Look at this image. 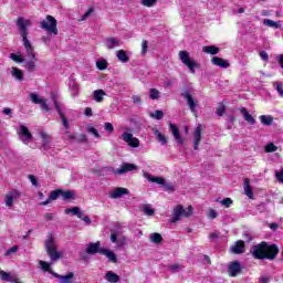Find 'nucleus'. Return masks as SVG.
Segmentation results:
<instances>
[{
    "mask_svg": "<svg viewBox=\"0 0 283 283\" xmlns=\"http://www.w3.org/2000/svg\"><path fill=\"white\" fill-rule=\"evenodd\" d=\"M143 176L148 182H156L157 185H165V178L163 177H154L149 175V172H143Z\"/></svg>",
    "mask_w": 283,
    "mask_h": 283,
    "instance_id": "obj_24",
    "label": "nucleus"
},
{
    "mask_svg": "<svg viewBox=\"0 0 283 283\" xmlns=\"http://www.w3.org/2000/svg\"><path fill=\"white\" fill-rule=\"evenodd\" d=\"M105 280L109 283H116V282H119L120 281V276H118V274L112 272V271H108L105 275Z\"/></svg>",
    "mask_w": 283,
    "mask_h": 283,
    "instance_id": "obj_33",
    "label": "nucleus"
},
{
    "mask_svg": "<svg viewBox=\"0 0 283 283\" xmlns=\"http://www.w3.org/2000/svg\"><path fill=\"white\" fill-rule=\"evenodd\" d=\"M149 98H151V101H158V98H160V91L156 88H150Z\"/></svg>",
    "mask_w": 283,
    "mask_h": 283,
    "instance_id": "obj_43",
    "label": "nucleus"
},
{
    "mask_svg": "<svg viewBox=\"0 0 283 283\" xmlns=\"http://www.w3.org/2000/svg\"><path fill=\"white\" fill-rule=\"evenodd\" d=\"M57 280H60V283H72V277H74V273L70 272L66 275L59 274Z\"/></svg>",
    "mask_w": 283,
    "mask_h": 283,
    "instance_id": "obj_39",
    "label": "nucleus"
},
{
    "mask_svg": "<svg viewBox=\"0 0 283 283\" xmlns=\"http://www.w3.org/2000/svg\"><path fill=\"white\" fill-rule=\"evenodd\" d=\"M101 242H95V243H88L87 249H86V253H88V255H95V253H101Z\"/></svg>",
    "mask_w": 283,
    "mask_h": 283,
    "instance_id": "obj_23",
    "label": "nucleus"
},
{
    "mask_svg": "<svg viewBox=\"0 0 283 283\" xmlns=\"http://www.w3.org/2000/svg\"><path fill=\"white\" fill-rule=\"evenodd\" d=\"M133 103H135L136 105L140 104V96L134 95L133 96Z\"/></svg>",
    "mask_w": 283,
    "mask_h": 283,
    "instance_id": "obj_64",
    "label": "nucleus"
},
{
    "mask_svg": "<svg viewBox=\"0 0 283 283\" xmlns=\"http://www.w3.org/2000/svg\"><path fill=\"white\" fill-rule=\"evenodd\" d=\"M263 25H266L268 28H273L274 30H277L279 28H282V22H275L273 20L264 19Z\"/></svg>",
    "mask_w": 283,
    "mask_h": 283,
    "instance_id": "obj_35",
    "label": "nucleus"
},
{
    "mask_svg": "<svg viewBox=\"0 0 283 283\" xmlns=\"http://www.w3.org/2000/svg\"><path fill=\"white\" fill-rule=\"evenodd\" d=\"M122 139L124 140V143H127L128 146L133 147L134 149L140 147V140L134 137L132 133L124 132L122 134Z\"/></svg>",
    "mask_w": 283,
    "mask_h": 283,
    "instance_id": "obj_11",
    "label": "nucleus"
},
{
    "mask_svg": "<svg viewBox=\"0 0 283 283\" xmlns=\"http://www.w3.org/2000/svg\"><path fill=\"white\" fill-rule=\"evenodd\" d=\"M18 135L23 145H30V142L32 140V133H30V129H28L27 126L20 125Z\"/></svg>",
    "mask_w": 283,
    "mask_h": 283,
    "instance_id": "obj_10",
    "label": "nucleus"
},
{
    "mask_svg": "<svg viewBox=\"0 0 283 283\" xmlns=\"http://www.w3.org/2000/svg\"><path fill=\"white\" fill-rule=\"evenodd\" d=\"M104 129L108 134H112V132H114V125H112V123H109V122H106V123H104Z\"/></svg>",
    "mask_w": 283,
    "mask_h": 283,
    "instance_id": "obj_57",
    "label": "nucleus"
},
{
    "mask_svg": "<svg viewBox=\"0 0 283 283\" xmlns=\"http://www.w3.org/2000/svg\"><path fill=\"white\" fill-rule=\"evenodd\" d=\"M224 112H226L224 104H221L217 107V116H224Z\"/></svg>",
    "mask_w": 283,
    "mask_h": 283,
    "instance_id": "obj_58",
    "label": "nucleus"
},
{
    "mask_svg": "<svg viewBox=\"0 0 283 283\" xmlns=\"http://www.w3.org/2000/svg\"><path fill=\"white\" fill-rule=\"evenodd\" d=\"M41 28L54 36L59 34V29H56V19L52 15H46V18L41 21Z\"/></svg>",
    "mask_w": 283,
    "mask_h": 283,
    "instance_id": "obj_6",
    "label": "nucleus"
},
{
    "mask_svg": "<svg viewBox=\"0 0 283 283\" xmlns=\"http://www.w3.org/2000/svg\"><path fill=\"white\" fill-rule=\"evenodd\" d=\"M240 271H242V265H240V262L238 261L230 263L228 266L230 277H235Z\"/></svg>",
    "mask_w": 283,
    "mask_h": 283,
    "instance_id": "obj_17",
    "label": "nucleus"
},
{
    "mask_svg": "<svg viewBox=\"0 0 283 283\" xmlns=\"http://www.w3.org/2000/svg\"><path fill=\"white\" fill-rule=\"evenodd\" d=\"M181 96L187 101L190 112L196 116V114H198V105H199L198 99L193 98L191 93H189L188 91L182 93Z\"/></svg>",
    "mask_w": 283,
    "mask_h": 283,
    "instance_id": "obj_9",
    "label": "nucleus"
},
{
    "mask_svg": "<svg viewBox=\"0 0 283 283\" xmlns=\"http://www.w3.org/2000/svg\"><path fill=\"white\" fill-rule=\"evenodd\" d=\"M116 56L118 61H120V63H127L129 61V56L127 55V52H125V50L117 51Z\"/></svg>",
    "mask_w": 283,
    "mask_h": 283,
    "instance_id": "obj_40",
    "label": "nucleus"
},
{
    "mask_svg": "<svg viewBox=\"0 0 283 283\" xmlns=\"http://www.w3.org/2000/svg\"><path fill=\"white\" fill-rule=\"evenodd\" d=\"M60 196L62 200H74L76 192H74V190H61Z\"/></svg>",
    "mask_w": 283,
    "mask_h": 283,
    "instance_id": "obj_28",
    "label": "nucleus"
},
{
    "mask_svg": "<svg viewBox=\"0 0 283 283\" xmlns=\"http://www.w3.org/2000/svg\"><path fill=\"white\" fill-rule=\"evenodd\" d=\"M123 196H129L127 188L117 187L108 191V198H111V200H118V198H123Z\"/></svg>",
    "mask_w": 283,
    "mask_h": 283,
    "instance_id": "obj_12",
    "label": "nucleus"
},
{
    "mask_svg": "<svg viewBox=\"0 0 283 283\" xmlns=\"http://www.w3.org/2000/svg\"><path fill=\"white\" fill-rule=\"evenodd\" d=\"M69 90L71 92V96H73V97L78 96L80 87H78V84H76V82L70 81L69 82Z\"/></svg>",
    "mask_w": 283,
    "mask_h": 283,
    "instance_id": "obj_32",
    "label": "nucleus"
},
{
    "mask_svg": "<svg viewBox=\"0 0 283 283\" xmlns=\"http://www.w3.org/2000/svg\"><path fill=\"white\" fill-rule=\"evenodd\" d=\"M171 273H178V271H182V265L175 263L170 266Z\"/></svg>",
    "mask_w": 283,
    "mask_h": 283,
    "instance_id": "obj_56",
    "label": "nucleus"
},
{
    "mask_svg": "<svg viewBox=\"0 0 283 283\" xmlns=\"http://www.w3.org/2000/svg\"><path fill=\"white\" fill-rule=\"evenodd\" d=\"M259 118L262 125H265V126L273 125L274 118L271 115H261Z\"/></svg>",
    "mask_w": 283,
    "mask_h": 283,
    "instance_id": "obj_41",
    "label": "nucleus"
},
{
    "mask_svg": "<svg viewBox=\"0 0 283 283\" xmlns=\"http://www.w3.org/2000/svg\"><path fill=\"white\" fill-rule=\"evenodd\" d=\"M273 86L276 88L279 96L283 98V84L280 82H274Z\"/></svg>",
    "mask_w": 283,
    "mask_h": 283,
    "instance_id": "obj_50",
    "label": "nucleus"
},
{
    "mask_svg": "<svg viewBox=\"0 0 283 283\" xmlns=\"http://www.w3.org/2000/svg\"><path fill=\"white\" fill-rule=\"evenodd\" d=\"M104 46L106 50H114L116 48H120V40L118 38H106L104 40Z\"/></svg>",
    "mask_w": 283,
    "mask_h": 283,
    "instance_id": "obj_15",
    "label": "nucleus"
},
{
    "mask_svg": "<svg viewBox=\"0 0 283 283\" xmlns=\"http://www.w3.org/2000/svg\"><path fill=\"white\" fill-rule=\"evenodd\" d=\"M232 253L240 254L244 253V241H237L232 247H231Z\"/></svg>",
    "mask_w": 283,
    "mask_h": 283,
    "instance_id": "obj_26",
    "label": "nucleus"
},
{
    "mask_svg": "<svg viewBox=\"0 0 283 283\" xmlns=\"http://www.w3.org/2000/svg\"><path fill=\"white\" fill-rule=\"evenodd\" d=\"M148 50H149V43L147 42V40H144L142 42V56H145Z\"/></svg>",
    "mask_w": 283,
    "mask_h": 283,
    "instance_id": "obj_53",
    "label": "nucleus"
},
{
    "mask_svg": "<svg viewBox=\"0 0 283 283\" xmlns=\"http://www.w3.org/2000/svg\"><path fill=\"white\" fill-rule=\"evenodd\" d=\"M243 189L245 196H248L250 199H253V190L251 189V184L248 178L243 180Z\"/></svg>",
    "mask_w": 283,
    "mask_h": 283,
    "instance_id": "obj_31",
    "label": "nucleus"
},
{
    "mask_svg": "<svg viewBox=\"0 0 283 283\" xmlns=\"http://www.w3.org/2000/svg\"><path fill=\"white\" fill-rule=\"evenodd\" d=\"M222 207H226V209H229L231 205H233V200L231 198H224L223 200L219 201Z\"/></svg>",
    "mask_w": 283,
    "mask_h": 283,
    "instance_id": "obj_51",
    "label": "nucleus"
},
{
    "mask_svg": "<svg viewBox=\"0 0 283 283\" xmlns=\"http://www.w3.org/2000/svg\"><path fill=\"white\" fill-rule=\"evenodd\" d=\"M277 245L261 242L260 244L253 245L251 253L256 260H275V255L279 253Z\"/></svg>",
    "mask_w": 283,
    "mask_h": 283,
    "instance_id": "obj_2",
    "label": "nucleus"
},
{
    "mask_svg": "<svg viewBox=\"0 0 283 283\" xmlns=\"http://www.w3.org/2000/svg\"><path fill=\"white\" fill-rule=\"evenodd\" d=\"M266 154H273L274 151H277V146L273 143H270L265 146Z\"/></svg>",
    "mask_w": 283,
    "mask_h": 283,
    "instance_id": "obj_48",
    "label": "nucleus"
},
{
    "mask_svg": "<svg viewBox=\"0 0 283 283\" xmlns=\"http://www.w3.org/2000/svg\"><path fill=\"white\" fill-rule=\"evenodd\" d=\"M39 266L42 271H44V273H50L51 275H53V277H59V273L52 271V263L40 260Z\"/></svg>",
    "mask_w": 283,
    "mask_h": 283,
    "instance_id": "obj_18",
    "label": "nucleus"
},
{
    "mask_svg": "<svg viewBox=\"0 0 283 283\" xmlns=\"http://www.w3.org/2000/svg\"><path fill=\"white\" fill-rule=\"evenodd\" d=\"M155 138L160 143V145H167V136H165L160 130L154 129Z\"/></svg>",
    "mask_w": 283,
    "mask_h": 283,
    "instance_id": "obj_34",
    "label": "nucleus"
},
{
    "mask_svg": "<svg viewBox=\"0 0 283 283\" xmlns=\"http://www.w3.org/2000/svg\"><path fill=\"white\" fill-rule=\"evenodd\" d=\"M39 136H40V140L42 143L41 149H43L44 151H48V149H50V136L48 134H45V132H43V130L39 132Z\"/></svg>",
    "mask_w": 283,
    "mask_h": 283,
    "instance_id": "obj_21",
    "label": "nucleus"
},
{
    "mask_svg": "<svg viewBox=\"0 0 283 283\" xmlns=\"http://www.w3.org/2000/svg\"><path fill=\"white\" fill-rule=\"evenodd\" d=\"M44 249L51 260V262H56V260H61L63 254L59 252V248L56 247V238L54 234L49 233L46 240L44 241Z\"/></svg>",
    "mask_w": 283,
    "mask_h": 283,
    "instance_id": "obj_3",
    "label": "nucleus"
},
{
    "mask_svg": "<svg viewBox=\"0 0 283 283\" xmlns=\"http://www.w3.org/2000/svg\"><path fill=\"white\" fill-rule=\"evenodd\" d=\"M64 213L69 216V213H72L73 216H77L78 218H83V212H81V208L74 207V208H67L64 210Z\"/></svg>",
    "mask_w": 283,
    "mask_h": 283,
    "instance_id": "obj_36",
    "label": "nucleus"
},
{
    "mask_svg": "<svg viewBox=\"0 0 283 283\" xmlns=\"http://www.w3.org/2000/svg\"><path fill=\"white\" fill-rule=\"evenodd\" d=\"M17 251H19V247L13 245L7 252L4 253L6 258H10V255L14 254Z\"/></svg>",
    "mask_w": 283,
    "mask_h": 283,
    "instance_id": "obj_54",
    "label": "nucleus"
},
{
    "mask_svg": "<svg viewBox=\"0 0 283 283\" xmlns=\"http://www.w3.org/2000/svg\"><path fill=\"white\" fill-rule=\"evenodd\" d=\"M145 216H154L156 211L150 206H145L143 209Z\"/></svg>",
    "mask_w": 283,
    "mask_h": 283,
    "instance_id": "obj_55",
    "label": "nucleus"
},
{
    "mask_svg": "<svg viewBox=\"0 0 283 283\" xmlns=\"http://www.w3.org/2000/svg\"><path fill=\"white\" fill-rule=\"evenodd\" d=\"M94 12V9L90 8L84 15L82 17L81 21H85V19H87V17H90L92 13Z\"/></svg>",
    "mask_w": 283,
    "mask_h": 283,
    "instance_id": "obj_60",
    "label": "nucleus"
},
{
    "mask_svg": "<svg viewBox=\"0 0 283 283\" xmlns=\"http://www.w3.org/2000/svg\"><path fill=\"white\" fill-rule=\"evenodd\" d=\"M240 113L242 114L244 120L249 123V125H255V118H253V116L249 114V111H247V108L241 107Z\"/></svg>",
    "mask_w": 283,
    "mask_h": 283,
    "instance_id": "obj_27",
    "label": "nucleus"
},
{
    "mask_svg": "<svg viewBox=\"0 0 283 283\" xmlns=\"http://www.w3.org/2000/svg\"><path fill=\"white\" fill-rule=\"evenodd\" d=\"M211 63H212V65H216L217 67H221L222 70H227L231 65L229 60H224V59L218 57V56H213L211 59Z\"/></svg>",
    "mask_w": 283,
    "mask_h": 283,
    "instance_id": "obj_16",
    "label": "nucleus"
},
{
    "mask_svg": "<svg viewBox=\"0 0 283 283\" xmlns=\"http://www.w3.org/2000/svg\"><path fill=\"white\" fill-rule=\"evenodd\" d=\"M202 52L206 54H211L212 56H216V54L220 53V48L216 45H208L202 48Z\"/></svg>",
    "mask_w": 283,
    "mask_h": 283,
    "instance_id": "obj_29",
    "label": "nucleus"
},
{
    "mask_svg": "<svg viewBox=\"0 0 283 283\" xmlns=\"http://www.w3.org/2000/svg\"><path fill=\"white\" fill-rule=\"evenodd\" d=\"M30 98L32 103H34L35 105H41L42 109H44L45 112H50V106L48 105V102L45 101V98H41L39 97V95L34 93L30 94Z\"/></svg>",
    "mask_w": 283,
    "mask_h": 283,
    "instance_id": "obj_13",
    "label": "nucleus"
},
{
    "mask_svg": "<svg viewBox=\"0 0 283 283\" xmlns=\"http://www.w3.org/2000/svg\"><path fill=\"white\" fill-rule=\"evenodd\" d=\"M17 25L22 36L24 54L21 52L11 53L9 59H11V61H14V63H23L24 67L29 72H34L36 70V63H39V59H36V52H34V46H32V42L28 40V27L30 25V20L18 18Z\"/></svg>",
    "mask_w": 283,
    "mask_h": 283,
    "instance_id": "obj_1",
    "label": "nucleus"
},
{
    "mask_svg": "<svg viewBox=\"0 0 283 283\" xmlns=\"http://www.w3.org/2000/svg\"><path fill=\"white\" fill-rule=\"evenodd\" d=\"M11 75L13 76V78H15L17 81H22L23 80V71H21L18 67H11Z\"/></svg>",
    "mask_w": 283,
    "mask_h": 283,
    "instance_id": "obj_38",
    "label": "nucleus"
},
{
    "mask_svg": "<svg viewBox=\"0 0 283 283\" xmlns=\"http://www.w3.org/2000/svg\"><path fill=\"white\" fill-rule=\"evenodd\" d=\"M200 140H202V125L196 127L193 132V148L198 149V145H200Z\"/></svg>",
    "mask_w": 283,
    "mask_h": 283,
    "instance_id": "obj_20",
    "label": "nucleus"
},
{
    "mask_svg": "<svg viewBox=\"0 0 283 283\" xmlns=\"http://www.w3.org/2000/svg\"><path fill=\"white\" fill-rule=\"evenodd\" d=\"M19 198H21V191L17 190V189L8 191L4 196L6 207H8L10 209L12 207V205H14V202H17V200H19Z\"/></svg>",
    "mask_w": 283,
    "mask_h": 283,
    "instance_id": "obj_8",
    "label": "nucleus"
},
{
    "mask_svg": "<svg viewBox=\"0 0 283 283\" xmlns=\"http://www.w3.org/2000/svg\"><path fill=\"white\" fill-rule=\"evenodd\" d=\"M136 169H138V166L125 163L116 170V174L123 176V174H127V171H136Z\"/></svg>",
    "mask_w": 283,
    "mask_h": 283,
    "instance_id": "obj_19",
    "label": "nucleus"
},
{
    "mask_svg": "<svg viewBox=\"0 0 283 283\" xmlns=\"http://www.w3.org/2000/svg\"><path fill=\"white\" fill-rule=\"evenodd\" d=\"M86 132L95 136V138H101V134H98V130L94 126H87Z\"/></svg>",
    "mask_w": 283,
    "mask_h": 283,
    "instance_id": "obj_49",
    "label": "nucleus"
},
{
    "mask_svg": "<svg viewBox=\"0 0 283 283\" xmlns=\"http://www.w3.org/2000/svg\"><path fill=\"white\" fill-rule=\"evenodd\" d=\"M60 196H61V189L54 190L50 193L49 198L45 201L41 202L40 205L42 207H45V206L50 205L52 202V200H57Z\"/></svg>",
    "mask_w": 283,
    "mask_h": 283,
    "instance_id": "obj_25",
    "label": "nucleus"
},
{
    "mask_svg": "<svg viewBox=\"0 0 283 283\" xmlns=\"http://www.w3.org/2000/svg\"><path fill=\"white\" fill-rule=\"evenodd\" d=\"M206 216L209 220H216V218H218V211H216L214 209H208Z\"/></svg>",
    "mask_w": 283,
    "mask_h": 283,
    "instance_id": "obj_47",
    "label": "nucleus"
},
{
    "mask_svg": "<svg viewBox=\"0 0 283 283\" xmlns=\"http://www.w3.org/2000/svg\"><path fill=\"white\" fill-rule=\"evenodd\" d=\"M142 6L145 8H154L156 3H158V0H140Z\"/></svg>",
    "mask_w": 283,
    "mask_h": 283,
    "instance_id": "obj_45",
    "label": "nucleus"
},
{
    "mask_svg": "<svg viewBox=\"0 0 283 283\" xmlns=\"http://www.w3.org/2000/svg\"><path fill=\"white\" fill-rule=\"evenodd\" d=\"M275 176L279 182H283V168L281 169V171H276Z\"/></svg>",
    "mask_w": 283,
    "mask_h": 283,
    "instance_id": "obj_61",
    "label": "nucleus"
},
{
    "mask_svg": "<svg viewBox=\"0 0 283 283\" xmlns=\"http://www.w3.org/2000/svg\"><path fill=\"white\" fill-rule=\"evenodd\" d=\"M29 180L33 187H39V180H36V177L34 175H30Z\"/></svg>",
    "mask_w": 283,
    "mask_h": 283,
    "instance_id": "obj_59",
    "label": "nucleus"
},
{
    "mask_svg": "<svg viewBox=\"0 0 283 283\" xmlns=\"http://www.w3.org/2000/svg\"><path fill=\"white\" fill-rule=\"evenodd\" d=\"M0 280L3 282H11L14 280V274L0 270Z\"/></svg>",
    "mask_w": 283,
    "mask_h": 283,
    "instance_id": "obj_37",
    "label": "nucleus"
},
{
    "mask_svg": "<svg viewBox=\"0 0 283 283\" xmlns=\"http://www.w3.org/2000/svg\"><path fill=\"white\" fill-rule=\"evenodd\" d=\"M175 140L177 145H182L185 143V139L180 135L175 136Z\"/></svg>",
    "mask_w": 283,
    "mask_h": 283,
    "instance_id": "obj_62",
    "label": "nucleus"
},
{
    "mask_svg": "<svg viewBox=\"0 0 283 283\" xmlns=\"http://www.w3.org/2000/svg\"><path fill=\"white\" fill-rule=\"evenodd\" d=\"M149 116L150 118H155V120H163L165 113L163 111H155L154 113H150Z\"/></svg>",
    "mask_w": 283,
    "mask_h": 283,
    "instance_id": "obj_44",
    "label": "nucleus"
},
{
    "mask_svg": "<svg viewBox=\"0 0 283 283\" xmlns=\"http://www.w3.org/2000/svg\"><path fill=\"white\" fill-rule=\"evenodd\" d=\"M149 240L153 244H160V242H163V235L158 232H154L150 234Z\"/></svg>",
    "mask_w": 283,
    "mask_h": 283,
    "instance_id": "obj_42",
    "label": "nucleus"
},
{
    "mask_svg": "<svg viewBox=\"0 0 283 283\" xmlns=\"http://www.w3.org/2000/svg\"><path fill=\"white\" fill-rule=\"evenodd\" d=\"M169 129L171 130L174 138L180 135V130L177 128L175 124L170 123Z\"/></svg>",
    "mask_w": 283,
    "mask_h": 283,
    "instance_id": "obj_52",
    "label": "nucleus"
},
{
    "mask_svg": "<svg viewBox=\"0 0 283 283\" xmlns=\"http://www.w3.org/2000/svg\"><path fill=\"white\" fill-rule=\"evenodd\" d=\"M179 59L184 65H187L188 70H190L191 74H196V62L192 61L191 56H189V52L180 51Z\"/></svg>",
    "mask_w": 283,
    "mask_h": 283,
    "instance_id": "obj_7",
    "label": "nucleus"
},
{
    "mask_svg": "<svg viewBox=\"0 0 283 283\" xmlns=\"http://www.w3.org/2000/svg\"><path fill=\"white\" fill-rule=\"evenodd\" d=\"M99 253L101 255H105L108 262H112L113 264H116L118 262V256H116V254L109 249L101 248Z\"/></svg>",
    "mask_w": 283,
    "mask_h": 283,
    "instance_id": "obj_14",
    "label": "nucleus"
},
{
    "mask_svg": "<svg viewBox=\"0 0 283 283\" xmlns=\"http://www.w3.org/2000/svg\"><path fill=\"white\" fill-rule=\"evenodd\" d=\"M163 186L165 187L166 191H174L175 189L174 184H165Z\"/></svg>",
    "mask_w": 283,
    "mask_h": 283,
    "instance_id": "obj_63",
    "label": "nucleus"
},
{
    "mask_svg": "<svg viewBox=\"0 0 283 283\" xmlns=\"http://www.w3.org/2000/svg\"><path fill=\"white\" fill-rule=\"evenodd\" d=\"M190 216H193L192 206H188L187 209H185L181 205H178L172 210V218L170 219V222L176 224V222H179L182 218H190Z\"/></svg>",
    "mask_w": 283,
    "mask_h": 283,
    "instance_id": "obj_4",
    "label": "nucleus"
},
{
    "mask_svg": "<svg viewBox=\"0 0 283 283\" xmlns=\"http://www.w3.org/2000/svg\"><path fill=\"white\" fill-rule=\"evenodd\" d=\"M107 94L103 90H96L93 92V99H95L96 103H103V98H105Z\"/></svg>",
    "mask_w": 283,
    "mask_h": 283,
    "instance_id": "obj_30",
    "label": "nucleus"
},
{
    "mask_svg": "<svg viewBox=\"0 0 283 283\" xmlns=\"http://www.w3.org/2000/svg\"><path fill=\"white\" fill-rule=\"evenodd\" d=\"M96 67L97 70H101V71L107 70V60L102 59L99 61H96Z\"/></svg>",
    "mask_w": 283,
    "mask_h": 283,
    "instance_id": "obj_46",
    "label": "nucleus"
},
{
    "mask_svg": "<svg viewBox=\"0 0 283 283\" xmlns=\"http://www.w3.org/2000/svg\"><path fill=\"white\" fill-rule=\"evenodd\" d=\"M111 241L113 243L117 244V249H120V248L125 247V244L127 242V238H125V237H119L118 238V234H116V232H112L111 233Z\"/></svg>",
    "mask_w": 283,
    "mask_h": 283,
    "instance_id": "obj_22",
    "label": "nucleus"
},
{
    "mask_svg": "<svg viewBox=\"0 0 283 283\" xmlns=\"http://www.w3.org/2000/svg\"><path fill=\"white\" fill-rule=\"evenodd\" d=\"M53 103L57 109L60 118L62 119V127H63L62 134H63L65 140H74V138H76V136L74 135V133L70 132V122H67V117H65V114H63L61 108H59V103H56V99L54 97H53Z\"/></svg>",
    "mask_w": 283,
    "mask_h": 283,
    "instance_id": "obj_5",
    "label": "nucleus"
}]
</instances>
